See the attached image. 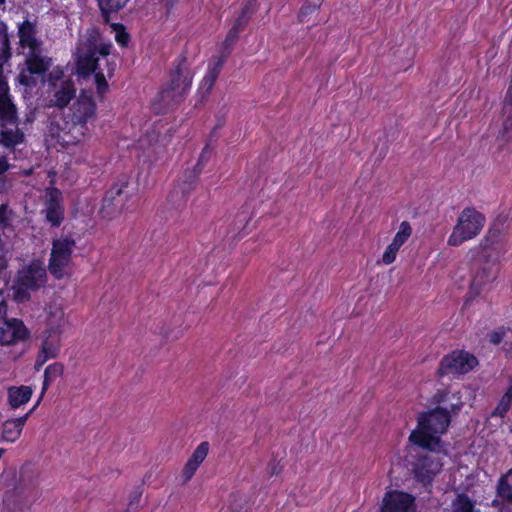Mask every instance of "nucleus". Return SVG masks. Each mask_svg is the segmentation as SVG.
I'll use <instances>...</instances> for the list:
<instances>
[{"label":"nucleus","instance_id":"17","mask_svg":"<svg viewBox=\"0 0 512 512\" xmlns=\"http://www.w3.org/2000/svg\"><path fill=\"white\" fill-rule=\"evenodd\" d=\"M44 199L46 220L51 224H60L63 220L62 193L56 188H47Z\"/></svg>","mask_w":512,"mask_h":512},{"label":"nucleus","instance_id":"45","mask_svg":"<svg viewBox=\"0 0 512 512\" xmlns=\"http://www.w3.org/2000/svg\"><path fill=\"white\" fill-rule=\"evenodd\" d=\"M310 10H311V8H310V7H303V8L301 9V14H300V16L302 17V16L306 15Z\"/></svg>","mask_w":512,"mask_h":512},{"label":"nucleus","instance_id":"26","mask_svg":"<svg viewBox=\"0 0 512 512\" xmlns=\"http://www.w3.org/2000/svg\"><path fill=\"white\" fill-rule=\"evenodd\" d=\"M63 372H64V366L58 362L53 363L46 367V369L44 371V381H43L41 395H40L35 407H37L39 405V403L42 400L45 392L47 391L50 383L52 381L56 380L57 378L61 377L63 375Z\"/></svg>","mask_w":512,"mask_h":512},{"label":"nucleus","instance_id":"34","mask_svg":"<svg viewBox=\"0 0 512 512\" xmlns=\"http://www.w3.org/2000/svg\"><path fill=\"white\" fill-rule=\"evenodd\" d=\"M111 28L115 33L116 42L121 46H126L129 42V35L125 31L124 26L121 24H113Z\"/></svg>","mask_w":512,"mask_h":512},{"label":"nucleus","instance_id":"48","mask_svg":"<svg viewBox=\"0 0 512 512\" xmlns=\"http://www.w3.org/2000/svg\"><path fill=\"white\" fill-rule=\"evenodd\" d=\"M318 6V3L313 4V9H315Z\"/></svg>","mask_w":512,"mask_h":512},{"label":"nucleus","instance_id":"38","mask_svg":"<svg viewBox=\"0 0 512 512\" xmlns=\"http://www.w3.org/2000/svg\"><path fill=\"white\" fill-rule=\"evenodd\" d=\"M9 87L7 80L3 74V67L0 65V100L9 98Z\"/></svg>","mask_w":512,"mask_h":512},{"label":"nucleus","instance_id":"47","mask_svg":"<svg viewBox=\"0 0 512 512\" xmlns=\"http://www.w3.org/2000/svg\"><path fill=\"white\" fill-rule=\"evenodd\" d=\"M241 504H242V499H239V505L238 506L241 507L242 506Z\"/></svg>","mask_w":512,"mask_h":512},{"label":"nucleus","instance_id":"32","mask_svg":"<svg viewBox=\"0 0 512 512\" xmlns=\"http://www.w3.org/2000/svg\"><path fill=\"white\" fill-rule=\"evenodd\" d=\"M496 277V272L492 269V267L483 268L482 271L478 272L473 281L472 288H479L481 285L486 282L494 280Z\"/></svg>","mask_w":512,"mask_h":512},{"label":"nucleus","instance_id":"1","mask_svg":"<svg viewBox=\"0 0 512 512\" xmlns=\"http://www.w3.org/2000/svg\"><path fill=\"white\" fill-rule=\"evenodd\" d=\"M112 46L97 28L90 27L80 34L73 53L77 73L83 77L93 74L100 96L108 91L106 79L114 75L116 68V62L110 56Z\"/></svg>","mask_w":512,"mask_h":512},{"label":"nucleus","instance_id":"43","mask_svg":"<svg viewBox=\"0 0 512 512\" xmlns=\"http://www.w3.org/2000/svg\"><path fill=\"white\" fill-rule=\"evenodd\" d=\"M490 342L497 345L502 341L503 333L501 332H493L490 334Z\"/></svg>","mask_w":512,"mask_h":512},{"label":"nucleus","instance_id":"22","mask_svg":"<svg viewBox=\"0 0 512 512\" xmlns=\"http://www.w3.org/2000/svg\"><path fill=\"white\" fill-rule=\"evenodd\" d=\"M32 388L30 386H11L7 390L8 403L12 409H17L26 404L32 396Z\"/></svg>","mask_w":512,"mask_h":512},{"label":"nucleus","instance_id":"29","mask_svg":"<svg viewBox=\"0 0 512 512\" xmlns=\"http://www.w3.org/2000/svg\"><path fill=\"white\" fill-rule=\"evenodd\" d=\"M129 0H98L100 10L106 20H109V15L116 13L125 7Z\"/></svg>","mask_w":512,"mask_h":512},{"label":"nucleus","instance_id":"16","mask_svg":"<svg viewBox=\"0 0 512 512\" xmlns=\"http://www.w3.org/2000/svg\"><path fill=\"white\" fill-rule=\"evenodd\" d=\"M61 334L62 331H44V339L35 364L36 369L45 364L49 359L57 357L61 346Z\"/></svg>","mask_w":512,"mask_h":512},{"label":"nucleus","instance_id":"35","mask_svg":"<svg viewBox=\"0 0 512 512\" xmlns=\"http://www.w3.org/2000/svg\"><path fill=\"white\" fill-rule=\"evenodd\" d=\"M512 403V399L506 395H503L498 406L495 408L493 414L503 417L509 410Z\"/></svg>","mask_w":512,"mask_h":512},{"label":"nucleus","instance_id":"19","mask_svg":"<svg viewBox=\"0 0 512 512\" xmlns=\"http://www.w3.org/2000/svg\"><path fill=\"white\" fill-rule=\"evenodd\" d=\"M209 446L207 442H202L192 453L191 457L188 459L185 464L182 476L184 478V482H188L193 475L195 474L198 467L205 460L208 455Z\"/></svg>","mask_w":512,"mask_h":512},{"label":"nucleus","instance_id":"44","mask_svg":"<svg viewBox=\"0 0 512 512\" xmlns=\"http://www.w3.org/2000/svg\"><path fill=\"white\" fill-rule=\"evenodd\" d=\"M237 37V30L235 28L231 29L227 34L226 41H234V39Z\"/></svg>","mask_w":512,"mask_h":512},{"label":"nucleus","instance_id":"12","mask_svg":"<svg viewBox=\"0 0 512 512\" xmlns=\"http://www.w3.org/2000/svg\"><path fill=\"white\" fill-rule=\"evenodd\" d=\"M380 512H416L415 497L399 490L385 493Z\"/></svg>","mask_w":512,"mask_h":512},{"label":"nucleus","instance_id":"40","mask_svg":"<svg viewBox=\"0 0 512 512\" xmlns=\"http://www.w3.org/2000/svg\"><path fill=\"white\" fill-rule=\"evenodd\" d=\"M211 153H212V150L210 149V147L208 145H206L199 157L198 166H200V165L203 166L209 160Z\"/></svg>","mask_w":512,"mask_h":512},{"label":"nucleus","instance_id":"39","mask_svg":"<svg viewBox=\"0 0 512 512\" xmlns=\"http://www.w3.org/2000/svg\"><path fill=\"white\" fill-rule=\"evenodd\" d=\"M13 221V213L7 205H0V224H7Z\"/></svg>","mask_w":512,"mask_h":512},{"label":"nucleus","instance_id":"46","mask_svg":"<svg viewBox=\"0 0 512 512\" xmlns=\"http://www.w3.org/2000/svg\"><path fill=\"white\" fill-rule=\"evenodd\" d=\"M176 0H166L167 4H173Z\"/></svg>","mask_w":512,"mask_h":512},{"label":"nucleus","instance_id":"31","mask_svg":"<svg viewBox=\"0 0 512 512\" xmlns=\"http://www.w3.org/2000/svg\"><path fill=\"white\" fill-rule=\"evenodd\" d=\"M453 512H476L473 502L466 495H458L452 502Z\"/></svg>","mask_w":512,"mask_h":512},{"label":"nucleus","instance_id":"28","mask_svg":"<svg viewBox=\"0 0 512 512\" xmlns=\"http://www.w3.org/2000/svg\"><path fill=\"white\" fill-rule=\"evenodd\" d=\"M485 216L473 207L465 208L458 218V224H482Z\"/></svg>","mask_w":512,"mask_h":512},{"label":"nucleus","instance_id":"10","mask_svg":"<svg viewBox=\"0 0 512 512\" xmlns=\"http://www.w3.org/2000/svg\"><path fill=\"white\" fill-rule=\"evenodd\" d=\"M28 337L23 322L8 315L6 301L0 302V344L15 345Z\"/></svg>","mask_w":512,"mask_h":512},{"label":"nucleus","instance_id":"13","mask_svg":"<svg viewBox=\"0 0 512 512\" xmlns=\"http://www.w3.org/2000/svg\"><path fill=\"white\" fill-rule=\"evenodd\" d=\"M477 364V359L464 352H453L446 356L440 364L439 373L446 374H464L472 370Z\"/></svg>","mask_w":512,"mask_h":512},{"label":"nucleus","instance_id":"15","mask_svg":"<svg viewBox=\"0 0 512 512\" xmlns=\"http://www.w3.org/2000/svg\"><path fill=\"white\" fill-rule=\"evenodd\" d=\"M96 114V104L88 92H81L76 101L70 108V113L67 117L84 122L88 125V122L94 119Z\"/></svg>","mask_w":512,"mask_h":512},{"label":"nucleus","instance_id":"25","mask_svg":"<svg viewBox=\"0 0 512 512\" xmlns=\"http://www.w3.org/2000/svg\"><path fill=\"white\" fill-rule=\"evenodd\" d=\"M435 399L438 404H443V406H439L440 408L448 409V415H450V413L456 414L463 405L460 401V397L456 393L450 394L449 392L441 391L435 395Z\"/></svg>","mask_w":512,"mask_h":512},{"label":"nucleus","instance_id":"8","mask_svg":"<svg viewBox=\"0 0 512 512\" xmlns=\"http://www.w3.org/2000/svg\"><path fill=\"white\" fill-rule=\"evenodd\" d=\"M49 132L57 143L68 149L84 142L89 127L84 122L65 117L61 122H52Z\"/></svg>","mask_w":512,"mask_h":512},{"label":"nucleus","instance_id":"5","mask_svg":"<svg viewBox=\"0 0 512 512\" xmlns=\"http://www.w3.org/2000/svg\"><path fill=\"white\" fill-rule=\"evenodd\" d=\"M416 460L412 464L414 478L427 487L442 470L443 458L446 455L442 447H419Z\"/></svg>","mask_w":512,"mask_h":512},{"label":"nucleus","instance_id":"3","mask_svg":"<svg viewBox=\"0 0 512 512\" xmlns=\"http://www.w3.org/2000/svg\"><path fill=\"white\" fill-rule=\"evenodd\" d=\"M418 425L409 436V441L418 447H442L440 435L449 423L450 415L447 408L436 409L422 413L418 417Z\"/></svg>","mask_w":512,"mask_h":512},{"label":"nucleus","instance_id":"27","mask_svg":"<svg viewBox=\"0 0 512 512\" xmlns=\"http://www.w3.org/2000/svg\"><path fill=\"white\" fill-rule=\"evenodd\" d=\"M497 493L502 500L512 505V468L500 478Z\"/></svg>","mask_w":512,"mask_h":512},{"label":"nucleus","instance_id":"4","mask_svg":"<svg viewBox=\"0 0 512 512\" xmlns=\"http://www.w3.org/2000/svg\"><path fill=\"white\" fill-rule=\"evenodd\" d=\"M22 54L31 74H42L50 66V59L42 56V43L37 37L36 24L24 21L18 29Z\"/></svg>","mask_w":512,"mask_h":512},{"label":"nucleus","instance_id":"6","mask_svg":"<svg viewBox=\"0 0 512 512\" xmlns=\"http://www.w3.org/2000/svg\"><path fill=\"white\" fill-rule=\"evenodd\" d=\"M47 282V270L40 260H33L22 268L17 275L14 290V298L19 301L29 299V291H36L45 286Z\"/></svg>","mask_w":512,"mask_h":512},{"label":"nucleus","instance_id":"11","mask_svg":"<svg viewBox=\"0 0 512 512\" xmlns=\"http://www.w3.org/2000/svg\"><path fill=\"white\" fill-rule=\"evenodd\" d=\"M48 81L52 86L51 105L59 108L67 106L76 93L74 83L69 79H63V71L60 69L53 70Z\"/></svg>","mask_w":512,"mask_h":512},{"label":"nucleus","instance_id":"49","mask_svg":"<svg viewBox=\"0 0 512 512\" xmlns=\"http://www.w3.org/2000/svg\"><path fill=\"white\" fill-rule=\"evenodd\" d=\"M5 0H0V5L4 4Z\"/></svg>","mask_w":512,"mask_h":512},{"label":"nucleus","instance_id":"7","mask_svg":"<svg viewBox=\"0 0 512 512\" xmlns=\"http://www.w3.org/2000/svg\"><path fill=\"white\" fill-rule=\"evenodd\" d=\"M75 245V240L69 236L53 239L48 271L55 279L60 280L70 275Z\"/></svg>","mask_w":512,"mask_h":512},{"label":"nucleus","instance_id":"33","mask_svg":"<svg viewBox=\"0 0 512 512\" xmlns=\"http://www.w3.org/2000/svg\"><path fill=\"white\" fill-rule=\"evenodd\" d=\"M412 231L410 226H404L402 230H400L394 237L392 243L390 244L397 251L400 247L408 240Z\"/></svg>","mask_w":512,"mask_h":512},{"label":"nucleus","instance_id":"14","mask_svg":"<svg viewBox=\"0 0 512 512\" xmlns=\"http://www.w3.org/2000/svg\"><path fill=\"white\" fill-rule=\"evenodd\" d=\"M127 187L128 183L124 182L120 186L116 185L112 187L107 193L100 210L104 220H115V215L121 212L122 204L127 196V192L125 191Z\"/></svg>","mask_w":512,"mask_h":512},{"label":"nucleus","instance_id":"23","mask_svg":"<svg viewBox=\"0 0 512 512\" xmlns=\"http://www.w3.org/2000/svg\"><path fill=\"white\" fill-rule=\"evenodd\" d=\"M479 233L478 226H453L448 243L453 246L474 238Z\"/></svg>","mask_w":512,"mask_h":512},{"label":"nucleus","instance_id":"37","mask_svg":"<svg viewBox=\"0 0 512 512\" xmlns=\"http://www.w3.org/2000/svg\"><path fill=\"white\" fill-rule=\"evenodd\" d=\"M397 250L389 245L382 255L381 262L385 265L392 264L396 259Z\"/></svg>","mask_w":512,"mask_h":512},{"label":"nucleus","instance_id":"20","mask_svg":"<svg viewBox=\"0 0 512 512\" xmlns=\"http://www.w3.org/2000/svg\"><path fill=\"white\" fill-rule=\"evenodd\" d=\"M46 330L62 331L66 324L65 313L62 304L52 301L46 307Z\"/></svg>","mask_w":512,"mask_h":512},{"label":"nucleus","instance_id":"2","mask_svg":"<svg viewBox=\"0 0 512 512\" xmlns=\"http://www.w3.org/2000/svg\"><path fill=\"white\" fill-rule=\"evenodd\" d=\"M39 472L30 466H22L14 476L11 487L3 496L4 512H27L33 501V496L39 487Z\"/></svg>","mask_w":512,"mask_h":512},{"label":"nucleus","instance_id":"9","mask_svg":"<svg viewBox=\"0 0 512 512\" xmlns=\"http://www.w3.org/2000/svg\"><path fill=\"white\" fill-rule=\"evenodd\" d=\"M192 77L190 72L181 60L173 69L170 81L159 94L160 101L168 105L172 101L183 97L190 89Z\"/></svg>","mask_w":512,"mask_h":512},{"label":"nucleus","instance_id":"30","mask_svg":"<svg viewBox=\"0 0 512 512\" xmlns=\"http://www.w3.org/2000/svg\"><path fill=\"white\" fill-rule=\"evenodd\" d=\"M221 63H218L216 66L209 68L206 75L203 77L200 89L204 90L208 93L214 86L220 71Z\"/></svg>","mask_w":512,"mask_h":512},{"label":"nucleus","instance_id":"18","mask_svg":"<svg viewBox=\"0 0 512 512\" xmlns=\"http://www.w3.org/2000/svg\"><path fill=\"white\" fill-rule=\"evenodd\" d=\"M25 141L24 132L18 127V124L0 127V144L9 149L14 150L17 146Z\"/></svg>","mask_w":512,"mask_h":512},{"label":"nucleus","instance_id":"21","mask_svg":"<svg viewBox=\"0 0 512 512\" xmlns=\"http://www.w3.org/2000/svg\"><path fill=\"white\" fill-rule=\"evenodd\" d=\"M35 408L36 407L34 406L26 415L22 417L7 420L3 423L2 437L5 441L14 442L19 438L26 420Z\"/></svg>","mask_w":512,"mask_h":512},{"label":"nucleus","instance_id":"41","mask_svg":"<svg viewBox=\"0 0 512 512\" xmlns=\"http://www.w3.org/2000/svg\"><path fill=\"white\" fill-rule=\"evenodd\" d=\"M498 237H499V231L498 230L492 229V228L489 229L485 246L487 247V246L493 244L494 242H496Z\"/></svg>","mask_w":512,"mask_h":512},{"label":"nucleus","instance_id":"42","mask_svg":"<svg viewBox=\"0 0 512 512\" xmlns=\"http://www.w3.org/2000/svg\"><path fill=\"white\" fill-rule=\"evenodd\" d=\"M10 168V164L6 156L0 155V175L5 173Z\"/></svg>","mask_w":512,"mask_h":512},{"label":"nucleus","instance_id":"36","mask_svg":"<svg viewBox=\"0 0 512 512\" xmlns=\"http://www.w3.org/2000/svg\"><path fill=\"white\" fill-rule=\"evenodd\" d=\"M141 496L142 492L139 489H136L133 492H131L128 498L127 507L124 511L129 512L132 509H136L139 506Z\"/></svg>","mask_w":512,"mask_h":512},{"label":"nucleus","instance_id":"24","mask_svg":"<svg viewBox=\"0 0 512 512\" xmlns=\"http://www.w3.org/2000/svg\"><path fill=\"white\" fill-rule=\"evenodd\" d=\"M18 124V116L16 106L12 103L11 98L0 100V127Z\"/></svg>","mask_w":512,"mask_h":512}]
</instances>
